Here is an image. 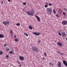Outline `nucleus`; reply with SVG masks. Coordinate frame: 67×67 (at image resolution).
Instances as JSON below:
<instances>
[{"instance_id": "obj_1", "label": "nucleus", "mask_w": 67, "mask_h": 67, "mask_svg": "<svg viewBox=\"0 0 67 67\" xmlns=\"http://www.w3.org/2000/svg\"><path fill=\"white\" fill-rule=\"evenodd\" d=\"M34 13V11L33 9H31L30 11H27V13L28 15H31V16H33V14Z\"/></svg>"}, {"instance_id": "obj_2", "label": "nucleus", "mask_w": 67, "mask_h": 67, "mask_svg": "<svg viewBox=\"0 0 67 67\" xmlns=\"http://www.w3.org/2000/svg\"><path fill=\"white\" fill-rule=\"evenodd\" d=\"M46 10L47 12L48 13V14L51 15L52 13V9L51 8H47L46 9Z\"/></svg>"}, {"instance_id": "obj_3", "label": "nucleus", "mask_w": 67, "mask_h": 67, "mask_svg": "<svg viewBox=\"0 0 67 67\" xmlns=\"http://www.w3.org/2000/svg\"><path fill=\"white\" fill-rule=\"evenodd\" d=\"M32 51L36 52V53L38 52L39 51V50L37 49V48L35 47H32Z\"/></svg>"}, {"instance_id": "obj_4", "label": "nucleus", "mask_w": 67, "mask_h": 67, "mask_svg": "<svg viewBox=\"0 0 67 67\" xmlns=\"http://www.w3.org/2000/svg\"><path fill=\"white\" fill-rule=\"evenodd\" d=\"M3 24L4 25H8L10 24V21H5V22L4 21H3Z\"/></svg>"}, {"instance_id": "obj_5", "label": "nucleus", "mask_w": 67, "mask_h": 67, "mask_svg": "<svg viewBox=\"0 0 67 67\" xmlns=\"http://www.w3.org/2000/svg\"><path fill=\"white\" fill-rule=\"evenodd\" d=\"M62 37H66L67 36L65 32H62L61 33Z\"/></svg>"}, {"instance_id": "obj_6", "label": "nucleus", "mask_w": 67, "mask_h": 67, "mask_svg": "<svg viewBox=\"0 0 67 67\" xmlns=\"http://www.w3.org/2000/svg\"><path fill=\"white\" fill-rule=\"evenodd\" d=\"M62 24L63 25H66L67 24V21L65 20L62 21Z\"/></svg>"}, {"instance_id": "obj_7", "label": "nucleus", "mask_w": 67, "mask_h": 67, "mask_svg": "<svg viewBox=\"0 0 67 67\" xmlns=\"http://www.w3.org/2000/svg\"><path fill=\"white\" fill-rule=\"evenodd\" d=\"M57 45L58 46H60L61 47H62V46H63V43L60 42H58V43Z\"/></svg>"}, {"instance_id": "obj_8", "label": "nucleus", "mask_w": 67, "mask_h": 67, "mask_svg": "<svg viewBox=\"0 0 67 67\" xmlns=\"http://www.w3.org/2000/svg\"><path fill=\"white\" fill-rule=\"evenodd\" d=\"M33 34L35 35H37L38 36L40 35V32H34Z\"/></svg>"}, {"instance_id": "obj_9", "label": "nucleus", "mask_w": 67, "mask_h": 67, "mask_svg": "<svg viewBox=\"0 0 67 67\" xmlns=\"http://www.w3.org/2000/svg\"><path fill=\"white\" fill-rule=\"evenodd\" d=\"M35 17L37 18V20L38 22H40V21H41V20H40V18H39L38 16H35Z\"/></svg>"}, {"instance_id": "obj_10", "label": "nucleus", "mask_w": 67, "mask_h": 67, "mask_svg": "<svg viewBox=\"0 0 67 67\" xmlns=\"http://www.w3.org/2000/svg\"><path fill=\"white\" fill-rule=\"evenodd\" d=\"M19 58L21 60H23L24 59V57L23 56H20L19 57Z\"/></svg>"}, {"instance_id": "obj_11", "label": "nucleus", "mask_w": 67, "mask_h": 67, "mask_svg": "<svg viewBox=\"0 0 67 67\" xmlns=\"http://www.w3.org/2000/svg\"><path fill=\"white\" fill-rule=\"evenodd\" d=\"M58 64H59L57 65L59 67H62V64H61V63H60V62H58Z\"/></svg>"}, {"instance_id": "obj_12", "label": "nucleus", "mask_w": 67, "mask_h": 67, "mask_svg": "<svg viewBox=\"0 0 67 67\" xmlns=\"http://www.w3.org/2000/svg\"><path fill=\"white\" fill-rule=\"evenodd\" d=\"M29 29H31V30H32L33 29V27L32 26V25L30 26H29Z\"/></svg>"}, {"instance_id": "obj_13", "label": "nucleus", "mask_w": 67, "mask_h": 67, "mask_svg": "<svg viewBox=\"0 0 67 67\" xmlns=\"http://www.w3.org/2000/svg\"><path fill=\"white\" fill-rule=\"evenodd\" d=\"M49 64L50 65H51L53 66H54V64L53 63H52L51 62H50Z\"/></svg>"}, {"instance_id": "obj_14", "label": "nucleus", "mask_w": 67, "mask_h": 67, "mask_svg": "<svg viewBox=\"0 0 67 67\" xmlns=\"http://www.w3.org/2000/svg\"><path fill=\"white\" fill-rule=\"evenodd\" d=\"M4 36L2 34H0V38H2V37H3Z\"/></svg>"}, {"instance_id": "obj_15", "label": "nucleus", "mask_w": 67, "mask_h": 67, "mask_svg": "<svg viewBox=\"0 0 67 67\" xmlns=\"http://www.w3.org/2000/svg\"><path fill=\"white\" fill-rule=\"evenodd\" d=\"M10 51V49L9 48H6V52H9Z\"/></svg>"}, {"instance_id": "obj_16", "label": "nucleus", "mask_w": 67, "mask_h": 67, "mask_svg": "<svg viewBox=\"0 0 67 67\" xmlns=\"http://www.w3.org/2000/svg\"><path fill=\"white\" fill-rule=\"evenodd\" d=\"M59 10L60 11H59V13H62L63 12V10H60V9H59Z\"/></svg>"}, {"instance_id": "obj_17", "label": "nucleus", "mask_w": 67, "mask_h": 67, "mask_svg": "<svg viewBox=\"0 0 67 67\" xmlns=\"http://www.w3.org/2000/svg\"><path fill=\"white\" fill-rule=\"evenodd\" d=\"M54 14H56V11L55 10V9H53V11Z\"/></svg>"}, {"instance_id": "obj_18", "label": "nucleus", "mask_w": 67, "mask_h": 67, "mask_svg": "<svg viewBox=\"0 0 67 67\" xmlns=\"http://www.w3.org/2000/svg\"><path fill=\"white\" fill-rule=\"evenodd\" d=\"M24 34L27 36H29V35L27 34L26 33H24Z\"/></svg>"}, {"instance_id": "obj_19", "label": "nucleus", "mask_w": 67, "mask_h": 67, "mask_svg": "<svg viewBox=\"0 0 67 67\" xmlns=\"http://www.w3.org/2000/svg\"><path fill=\"white\" fill-rule=\"evenodd\" d=\"M56 52L58 53V54H60V53H61L60 52L58 51H57Z\"/></svg>"}, {"instance_id": "obj_20", "label": "nucleus", "mask_w": 67, "mask_h": 67, "mask_svg": "<svg viewBox=\"0 0 67 67\" xmlns=\"http://www.w3.org/2000/svg\"><path fill=\"white\" fill-rule=\"evenodd\" d=\"M0 54L1 55L3 54V52H2V51H0Z\"/></svg>"}, {"instance_id": "obj_21", "label": "nucleus", "mask_w": 67, "mask_h": 67, "mask_svg": "<svg viewBox=\"0 0 67 67\" xmlns=\"http://www.w3.org/2000/svg\"><path fill=\"white\" fill-rule=\"evenodd\" d=\"M63 9L64 10H65V11H67V9L65 8V7H63Z\"/></svg>"}, {"instance_id": "obj_22", "label": "nucleus", "mask_w": 67, "mask_h": 67, "mask_svg": "<svg viewBox=\"0 0 67 67\" xmlns=\"http://www.w3.org/2000/svg\"><path fill=\"white\" fill-rule=\"evenodd\" d=\"M10 54H13V51H10L9 52Z\"/></svg>"}, {"instance_id": "obj_23", "label": "nucleus", "mask_w": 67, "mask_h": 67, "mask_svg": "<svg viewBox=\"0 0 67 67\" xmlns=\"http://www.w3.org/2000/svg\"><path fill=\"white\" fill-rule=\"evenodd\" d=\"M44 55H45L46 57V56H47V54H46V52H44Z\"/></svg>"}, {"instance_id": "obj_24", "label": "nucleus", "mask_w": 67, "mask_h": 67, "mask_svg": "<svg viewBox=\"0 0 67 67\" xmlns=\"http://www.w3.org/2000/svg\"><path fill=\"white\" fill-rule=\"evenodd\" d=\"M9 56L8 55H6V58H8V57H9Z\"/></svg>"}, {"instance_id": "obj_25", "label": "nucleus", "mask_w": 67, "mask_h": 67, "mask_svg": "<svg viewBox=\"0 0 67 67\" xmlns=\"http://www.w3.org/2000/svg\"><path fill=\"white\" fill-rule=\"evenodd\" d=\"M63 14L64 16L66 15V13L65 12H63Z\"/></svg>"}, {"instance_id": "obj_26", "label": "nucleus", "mask_w": 67, "mask_h": 67, "mask_svg": "<svg viewBox=\"0 0 67 67\" xmlns=\"http://www.w3.org/2000/svg\"><path fill=\"white\" fill-rule=\"evenodd\" d=\"M16 25H18V26H20V23H18L16 24Z\"/></svg>"}, {"instance_id": "obj_27", "label": "nucleus", "mask_w": 67, "mask_h": 67, "mask_svg": "<svg viewBox=\"0 0 67 67\" xmlns=\"http://www.w3.org/2000/svg\"><path fill=\"white\" fill-rule=\"evenodd\" d=\"M49 6H52V4L51 3H50L49 4Z\"/></svg>"}, {"instance_id": "obj_28", "label": "nucleus", "mask_w": 67, "mask_h": 67, "mask_svg": "<svg viewBox=\"0 0 67 67\" xmlns=\"http://www.w3.org/2000/svg\"><path fill=\"white\" fill-rule=\"evenodd\" d=\"M58 33L59 35H60V36H62V35L61 34V33L60 32H59Z\"/></svg>"}, {"instance_id": "obj_29", "label": "nucleus", "mask_w": 67, "mask_h": 67, "mask_svg": "<svg viewBox=\"0 0 67 67\" xmlns=\"http://www.w3.org/2000/svg\"><path fill=\"white\" fill-rule=\"evenodd\" d=\"M44 7L45 8H47V7H48V6L47 5H44Z\"/></svg>"}, {"instance_id": "obj_30", "label": "nucleus", "mask_w": 67, "mask_h": 67, "mask_svg": "<svg viewBox=\"0 0 67 67\" xmlns=\"http://www.w3.org/2000/svg\"><path fill=\"white\" fill-rule=\"evenodd\" d=\"M15 40L16 42H18V40L17 39H15Z\"/></svg>"}, {"instance_id": "obj_31", "label": "nucleus", "mask_w": 67, "mask_h": 67, "mask_svg": "<svg viewBox=\"0 0 67 67\" xmlns=\"http://www.w3.org/2000/svg\"><path fill=\"white\" fill-rule=\"evenodd\" d=\"M45 4H46V5H48V4H49L47 2H46Z\"/></svg>"}, {"instance_id": "obj_32", "label": "nucleus", "mask_w": 67, "mask_h": 67, "mask_svg": "<svg viewBox=\"0 0 67 67\" xmlns=\"http://www.w3.org/2000/svg\"><path fill=\"white\" fill-rule=\"evenodd\" d=\"M56 15L57 17H58L59 16V15H58V14H57Z\"/></svg>"}, {"instance_id": "obj_33", "label": "nucleus", "mask_w": 67, "mask_h": 67, "mask_svg": "<svg viewBox=\"0 0 67 67\" xmlns=\"http://www.w3.org/2000/svg\"><path fill=\"white\" fill-rule=\"evenodd\" d=\"M60 55H64V54H63V53H61V52L60 53Z\"/></svg>"}, {"instance_id": "obj_34", "label": "nucleus", "mask_w": 67, "mask_h": 67, "mask_svg": "<svg viewBox=\"0 0 67 67\" xmlns=\"http://www.w3.org/2000/svg\"><path fill=\"white\" fill-rule=\"evenodd\" d=\"M23 5H26V3H23Z\"/></svg>"}, {"instance_id": "obj_35", "label": "nucleus", "mask_w": 67, "mask_h": 67, "mask_svg": "<svg viewBox=\"0 0 67 67\" xmlns=\"http://www.w3.org/2000/svg\"><path fill=\"white\" fill-rule=\"evenodd\" d=\"M38 43H41V41L40 40L38 41Z\"/></svg>"}, {"instance_id": "obj_36", "label": "nucleus", "mask_w": 67, "mask_h": 67, "mask_svg": "<svg viewBox=\"0 0 67 67\" xmlns=\"http://www.w3.org/2000/svg\"><path fill=\"white\" fill-rule=\"evenodd\" d=\"M10 32L11 34H12V33H13V32H12V30H10Z\"/></svg>"}, {"instance_id": "obj_37", "label": "nucleus", "mask_w": 67, "mask_h": 67, "mask_svg": "<svg viewBox=\"0 0 67 67\" xmlns=\"http://www.w3.org/2000/svg\"><path fill=\"white\" fill-rule=\"evenodd\" d=\"M1 4H3V1H2V2H1Z\"/></svg>"}, {"instance_id": "obj_38", "label": "nucleus", "mask_w": 67, "mask_h": 67, "mask_svg": "<svg viewBox=\"0 0 67 67\" xmlns=\"http://www.w3.org/2000/svg\"><path fill=\"white\" fill-rule=\"evenodd\" d=\"M17 62L18 63V64H20V62L19 61H18Z\"/></svg>"}, {"instance_id": "obj_39", "label": "nucleus", "mask_w": 67, "mask_h": 67, "mask_svg": "<svg viewBox=\"0 0 67 67\" xmlns=\"http://www.w3.org/2000/svg\"><path fill=\"white\" fill-rule=\"evenodd\" d=\"M4 47H5V46H7V45L6 44H4Z\"/></svg>"}, {"instance_id": "obj_40", "label": "nucleus", "mask_w": 67, "mask_h": 67, "mask_svg": "<svg viewBox=\"0 0 67 67\" xmlns=\"http://www.w3.org/2000/svg\"><path fill=\"white\" fill-rule=\"evenodd\" d=\"M8 2H10L11 1V0H8Z\"/></svg>"}, {"instance_id": "obj_41", "label": "nucleus", "mask_w": 67, "mask_h": 67, "mask_svg": "<svg viewBox=\"0 0 67 67\" xmlns=\"http://www.w3.org/2000/svg\"><path fill=\"white\" fill-rule=\"evenodd\" d=\"M45 59V58H43V59L44 60V59Z\"/></svg>"}, {"instance_id": "obj_42", "label": "nucleus", "mask_w": 67, "mask_h": 67, "mask_svg": "<svg viewBox=\"0 0 67 67\" xmlns=\"http://www.w3.org/2000/svg\"><path fill=\"white\" fill-rule=\"evenodd\" d=\"M14 37H16V35H14Z\"/></svg>"}, {"instance_id": "obj_43", "label": "nucleus", "mask_w": 67, "mask_h": 67, "mask_svg": "<svg viewBox=\"0 0 67 67\" xmlns=\"http://www.w3.org/2000/svg\"><path fill=\"white\" fill-rule=\"evenodd\" d=\"M19 66H21V65H20Z\"/></svg>"}]
</instances>
